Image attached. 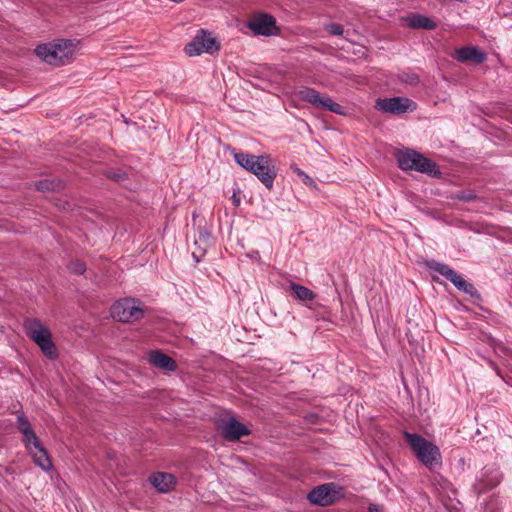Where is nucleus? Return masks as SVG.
Wrapping results in <instances>:
<instances>
[{"instance_id": "c85d7f7f", "label": "nucleus", "mask_w": 512, "mask_h": 512, "mask_svg": "<svg viewBox=\"0 0 512 512\" xmlns=\"http://www.w3.org/2000/svg\"><path fill=\"white\" fill-rule=\"evenodd\" d=\"M291 169L293 170L294 173H296L300 178H302L306 173L301 170L300 168H298L297 166L295 165H292L291 166Z\"/></svg>"}, {"instance_id": "dca6fc26", "label": "nucleus", "mask_w": 512, "mask_h": 512, "mask_svg": "<svg viewBox=\"0 0 512 512\" xmlns=\"http://www.w3.org/2000/svg\"><path fill=\"white\" fill-rule=\"evenodd\" d=\"M149 361L154 366L164 370L174 371L177 368L175 361L160 351H152L149 354Z\"/></svg>"}, {"instance_id": "4468645a", "label": "nucleus", "mask_w": 512, "mask_h": 512, "mask_svg": "<svg viewBox=\"0 0 512 512\" xmlns=\"http://www.w3.org/2000/svg\"><path fill=\"white\" fill-rule=\"evenodd\" d=\"M35 53L40 59L48 64L56 66L62 64L63 49L61 43H46L38 45L35 49Z\"/></svg>"}, {"instance_id": "6ab92c4d", "label": "nucleus", "mask_w": 512, "mask_h": 512, "mask_svg": "<svg viewBox=\"0 0 512 512\" xmlns=\"http://www.w3.org/2000/svg\"><path fill=\"white\" fill-rule=\"evenodd\" d=\"M290 289L293 291L296 298L301 301H311L316 296L315 293L309 288L296 283H291Z\"/></svg>"}, {"instance_id": "0eeeda50", "label": "nucleus", "mask_w": 512, "mask_h": 512, "mask_svg": "<svg viewBox=\"0 0 512 512\" xmlns=\"http://www.w3.org/2000/svg\"><path fill=\"white\" fill-rule=\"evenodd\" d=\"M342 497L341 488L334 482L317 486L308 494V500L320 506H328Z\"/></svg>"}, {"instance_id": "5701e85b", "label": "nucleus", "mask_w": 512, "mask_h": 512, "mask_svg": "<svg viewBox=\"0 0 512 512\" xmlns=\"http://www.w3.org/2000/svg\"><path fill=\"white\" fill-rule=\"evenodd\" d=\"M69 270L75 274H83L86 270V266L83 262L77 260L69 265Z\"/></svg>"}, {"instance_id": "f03ea898", "label": "nucleus", "mask_w": 512, "mask_h": 512, "mask_svg": "<svg viewBox=\"0 0 512 512\" xmlns=\"http://www.w3.org/2000/svg\"><path fill=\"white\" fill-rule=\"evenodd\" d=\"M26 335L34 341L49 359H56L57 348L52 341L50 330L38 319L28 318L23 323Z\"/></svg>"}, {"instance_id": "f257e3e1", "label": "nucleus", "mask_w": 512, "mask_h": 512, "mask_svg": "<svg viewBox=\"0 0 512 512\" xmlns=\"http://www.w3.org/2000/svg\"><path fill=\"white\" fill-rule=\"evenodd\" d=\"M17 429L21 433L22 442L35 464L43 470H49L52 463L47 451L32 428L30 421L23 414L17 417Z\"/></svg>"}, {"instance_id": "f3484780", "label": "nucleus", "mask_w": 512, "mask_h": 512, "mask_svg": "<svg viewBox=\"0 0 512 512\" xmlns=\"http://www.w3.org/2000/svg\"><path fill=\"white\" fill-rule=\"evenodd\" d=\"M405 22H406L407 26H409L411 28H417V29L422 28V29L431 30V29L436 28V26H437L436 22H434L432 19H430L426 16H423L421 14L408 15L405 18Z\"/></svg>"}, {"instance_id": "cd10ccee", "label": "nucleus", "mask_w": 512, "mask_h": 512, "mask_svg": "<svg viewBox=\"0 0 512 512\" xmlns=\"http://www.w3.org/2000/svg\"><path fill=\"white\" fill-rule=\"evenodd\" d=\"M368 511L369 512H384V507L379 504H370L368 506Z\"/></svg>"}, {"instance_id": "ddd939ff", "label": "nucleus", "mask_w": 512, "mask_h": 512, "mask_svg": "<svg viewBox=\"0 0 512 512\" xmlns=\"http://www.w3.org/2000/svg\"><path fill=\"white\" fill-rule=\"evenodd\" d=\"M219 429L223 437L229 441L238 440L249 434L248 428L233 417L223 419L219 424Z\"/></svg>"}, {"instance_id": "a211bd4d", "label": "nucleus", "mask_w": 512, "mask_h": 512, "mask_svg": "<svg viewBox=\"0 0 512 512\" xmlns=\"http://www.w3.org/2000/svg\"><path fill=\"white\" fill-rule=\"evenodd\" d=\"M233 158L240 167L250 172L253 169V165L255 164V162L259 160V155L244 152H235L233 154Z\"/></svg>"}, {"instance_id": "2eb2a0df", "label": "nucleus", "mask_w": 512, "mask_h": 512, "mask_svg": "<svg viewBox=\"0 0 512 512\" xmlns=\"http://www.w3.org/2000/svg\"><path fill=\"white\" fill-rule=\"evenodd\" d=\"M453 57L459 62H468L472 61L477 64L483 63L487 55L484 51L480 50L475 46H466L459 48L455 51Z\"/></svg>"}, {"instance_id": "7ed1b4c3", "label": "nucleus", "mask_w": 512, "mask_h": 512, "mask_svg": "<svg viewBox=\"0 0 512 512\" xmlns=\"http://www.w3.org/2000/svg\"><path fill=\"white\" fill-rule=\"evenodd\" d=\"M286 94L295 107H298L297 101H304L316 108L326 109L339 115L345 114L344 107L334 102L330 97L320 95V93L313 88L302 87L291 92H286Z\"/></svg>"}, {"instance_id": "bb28decb", "label": "nucleus", "mask_w": 512, "mask_h": 512, "mask_svg": "<svg viewBox=\"0 0 512 512\" xmlns=\"http://www.w3.org/2000/svg\"><path fill=\"white\" fill-rule=\"evenodd\" d=\"M302 182L308 186V187H311V188H316V183L315 181L307 174H305L302 178H301Z\"/></svg>"}, {"instance_id": "6e6552de", "label": "nucleus", "mask_w": 512, "mask_h": 512, "mask_svg": "<svg viewBox=\"0 0 512 512\" xmlns=\"http://www.w3.org/2000/svg\"><path fill=\"white\" fill-rule=\"evenodd\" d=\"M250 173L254 174L263 185L271 189L277 176V169L272 164V158L269 155H259V160L253 165Z\"/></svg>"}, {"instance_id": "9b49d317", "label": "nucleus", "mask_w": 512, "mask_h": 512, "mask_svg": "<svg viewBox=\"0 0 512 512\" xmlns=\"http://www.w3.org/2000/svg\"><path fill=\"white\" fill-rule=\"evenodd\" d=\"M430 268L435 272H438L449 281H451L454 286L469 295H473L475 288L472 284L467 282L460 274L454 271L451 267L446 264L434 262Z\"/></svg>"}, {"instance_id": "aec40b11", "label": "nucleus", "mask_w": 512, "mask_h": 512, "mask_svg": "<svg viewBox=\"0 0 512 512\" xmlns=\"http://www.w3.org/2000/svg\"><path fill=\"white\" fill-rule=\"evenodd\" d=\"M82 49L81 41L78 39H66V61L74 59Z\"/></svg>"}, {"instance_id": "a878e982", "label": "nucleus", "mask_w": 512, "mask_h": 512, "mask_svg": "<svg viewBox=\"0 0 512 512\" xmlns=\"http://www.w3.org/2000/svg\"><path fill=\"white\" fill-rule=\"evenodd\" d=\"M125 176H126V174L123 173V172H120V171H118V172H112L111 171L108 174L109 178H111V179H113V180H115L117 182H121L122 180H124Z\"/></svg>"}, {"instance_id": "393cba45", "label": "nucleus", "mask_w": 512, "mask_h": 512, "mask_svg": "<svg viewBox=\"0 0 512 512\" xmlns=\"http://www.w3.org/2000/svg\"><path fill=\"white\" fill-rule=\"evenodd\" d=\"M148 480H153V481H156V480H175V478H174V476H172L171 474H168V473L155 472V473H153L148 478Z\"/></svg>"}, {"instance_id": "423d86ee", "label": "nucleus", "mask_w": 512, "mask_h": 512, "mask_svg": "<svg viewBox=\"0 0 512 512\" xmlns=\"http://www.w3.org/2000/svg\"><path fill=\"white\" fill-rule=\"evenodd\" d=\"M111 316L120 322H133L144 316V305L134 298L116 301L111 307Z\"/></svg>"}, {"instance_id": "412c9836", "label": "nucleus", "mask_w": 512, "mask_h": 512, "mask_svg": "<svg viewBox=\"0 0 512 512\" xmlns=\"http://www.w3.org/2000/svg\"><path fill=\"white\" fill-rule=\"evenodd\" d=\"M58 186L59 183H56L55 181L49 179H44L36 183L37 190L42 192L54 191Z\"/></svg>"}, {"instance_id": "39448f33", "label": "nucleus", "mask_w": 512, "mask_h": 512, "mask_svg": "<svg viewBox=\"0 0 512 512\" xmlns=\"http://www.w3.org/2000/svg\"><path fill=\"white\" fill-rule=\"evenodd\" d=\"M399 167L403 170H415L421 173L436 174L435 163L414 150H402L397 154Z\"/></svg>"}, {"instance_id": "1a4fd4ad", "label": "nucleus", "mask_w": 512, "mask_h": 512, "mask_svg": "<svg viewBox=\"0 0 512 512\" xmlns=\"http://www.w3.org/2000/svg\"><path fill=\"white\" fill-rule=\"evenodd\" d=\"M375 108L385 113L401 114L414 111L416 103L405 97L384 98L376 101Z\"/></svg>"}, {"instance_id": "4be33fe9", "label": "nucleus", "mask_w": 512, "mask_h": 512, "mask_svg": "<svg viewBox=\"0 0 512 512\" xmlns=\"http://www.w3.org/2000/svg\"><path fill=\"white\" fill-rule=\"evenodd\" d=\"M177 482H150L151 486L158 492L166 493L174 489Z\"/></svg>"}, {"instance_id": "b1692460", "label": "nucleus", "mask_w": 512, "mask_h": 512, "mask_svg": "<svg viewBox=\"0 0 512 512\" xmlns=\"http://www.w3.org/2000/svg\"><path fill=\"white\" fill-rule=\"evenodd\" d=\"M326 31L332 35H342L343 27L340 24L330 23L325 26Z\"/></svg>"}, {"instance_id": "9d476101", "label": "nucleus", "mask_w": 512, "mask_h": 512, "mask_svg": "<svg viewBox=\"0 0 512 512\" xmlns=\"http://www.w3.org/2000/svg\"><path fill=\"white\" fill-rule=\"evenodd\" d=\"M219 49V45L216 39L206 32H201L195 36V38L186 45L185 52L189 56H197L201 53H214Z\"/></svg>"}, {"instance_id": "20e7f679", "label": "nucleus", "mask_w": 512, "mask_h": 512, "mask_svg": "<svg viewBox=\"0 0 512 512\" xmlns=\"http://www.w3.org/2000/svg\"><path fill=\"white\" fill-rule=\"evenodd\" d=\"M404 437L416 457L427 467L433 468L441 464L439 448L418 434L404 433Z\"/></svg>"}, {"instance_id": "f8f14e48", "label": "nucleus", "mask_w": 512, "mask_h": 512, "mask_svg": "<svg viewBox=\"0 0 512 512\" xmlns=\"http://www.w3.org/2000/svg\"><path fill=\"white\" fill-rule=\"evenodd\" d=\"M248 27L256 35L271 36L277 34L275 19L267 14L253 16L248 22Z\"/></svg>"}]
</instances>
